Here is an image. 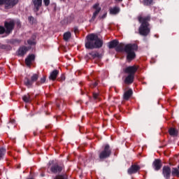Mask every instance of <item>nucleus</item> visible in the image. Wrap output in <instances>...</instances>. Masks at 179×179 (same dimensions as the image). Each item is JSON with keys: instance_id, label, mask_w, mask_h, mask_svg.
Listing matches in <instances>:
<instances>
[{"instance_id": "f257e3e1", "label": "nucleus", "mask_w": 179, "mask_h": 179, "mask_svg": "<svg viewBox=\"0 0 179 179\" xmlns=\"http://www.w3.org/2000/svg\"><path fill=\"white\" fill-rule=\"evenodd\" d=\"M138 50V45L136 44H127L124 43L118 44L116 47L117 51H124L127 54V58L128 61H132L136 57L135 52Z\"/></svg>"}, {"instance_id": "f03ea898", "label": "nucleus", "mask_w": 179, "mask_h": 179, "mask_svg": "<svg viewBox=\"0 0 179 179\" xmlns=\"http://www.w3.org/2000/svg\"><path fill=\"white\" fill-rule=\"evenodd\" d=\"M103 47V41L99 38L96 34H91L87 36V41H85V48L87 50H93L94 48H100Z\"/></svg>"}, {"instance_id": "7ed1b4c3", "label": "nucleus", "mask_w": 179, "mask_h": 179, "mask_svg": "<svg viewBox=\"0 0 179 179\" xmlns=\"http://www.w3.org/2000/svg\"><path fill=\"white\" fill-rule=\"evenodd\" d=\"M138 21L141 23L139 29L138 33L141 36H146L150 33V24H149V22H150V16H145L142 17L141 15L138 17Z\"/></svg>"}, {"instance_id": "20e7f679", "label": "nucleus", "mask_w": 179, "mask_h": 179, "mask_svg": "<svg viewBox=\"0 0 179 179\" xmlns=\"http://www.w3.org/2000/svg\"><path fill=\"white\" fill-rule=\"evenodd\" d=\"M3 27L0 26V34H3L5 32L6 34H10L12 33V30H13V28L15 27V21L11 20L10 22H6Z\"/></svg>"}, {"instance_id": "39448f33", "label": "nucleus", "mask_w": 179, "mask_h": 179, "mask_svg": "<svg viewBox=\"0 0 179 179\" xmlns=\"http://www.w3.org/2000/svg\"><path fill=\"white\" fill-rule=\"evenodd\" d=\"M18 2L19 0H0V5H4L6 9H10Z\"/></svg>"}, {"instance_id": "423d86ee", "label": "nucleus", "mask_w": 179, "mask_h": 179, "mask_svg": "<svg viewBox=\"0 0 179 179\" xmlns=\"http://www.w3.org/2000/svg\"><path fill=\"white\" fill-rule=\"evenodd\" d=\"M111 155V150L110 149V145H106L103 150H102L99 154V159L103 160L104 159H107V157H110Z\"/></svg>"}, {"instance_id": "0eeeda50", "label": "nucleus", "mask_w": 179, "mask_h": 179, "mask_svg": "<svg viewBox=\"0 0 179 179\" xmlns=\"http://www.w3.org/2000/svg\"><path fill=\"white\" fill-rule=\"evenodd\" d=\"M93 15L90 20V22H94L95 19L99 16V13H100V11L101 10V7H100L99 3H95L93 6Z\"/></svg>"}, {"instance_id": "6e6552de", "label": "nucleus", "mask_w": 179, "mask_h": 179, "mask_svg": "<svg viewBox=\"0 0 179 179\" xmlns=\"http://www.w3.org/2000/svg\"><path fill=\"white\" fill-rule=\"evenodd\" d=\"M38 79V75L37 74H34L31 77V80L29 78H26L24 80V85L27 86L28 87H30L34 83V82H37V80Z\"/></svg>"}, {"instance_id": "1a4fd4ad", "label": "nucleus", "mask_w": 179, "mask_h": 179, "mask_svg": "<svg viewBox=\"0 0 179 179\" xmlns=\"http://www.w3.org/2000/svg\"><path fill=\"white\" fill-rule=\"evenodd\" d=\"M138 71V67L136 66H128L124 69L125 73H129V75H133L135 76V73Z\"/></svg>"}, {"instance_id": "9d476101", "label": "nucleus", "mask_w": 179, "mask_h": 179, "mask_svg": "<svg viewBox=\"0 0 179 179\" xmlns=\"http://www.w3.org/2000/svg\"><path fill=\"white\" fill-rule=\"evenodd\" d=\"M34 59H36V56H34V55H28V57L25 59V64L27 66H30V65L34 62Z\"/></svg>"}, {"instance_id": "9b49d317", "label": "nucleus", "mask_w": 179, "mask_h": 179, "mask_svg": "<svg viewBox=\"0 0 179 179\" xmlns=\"http://www.w3.org/2000/svg\"><path fill=\"white\" fill-rule=\"evenodd\" d=\"M50 171L54 174H57V173H61L62 171V167L59 166L57 164H55L52 166L50 168Z\"/></svg>"}, {"instance_id": "f8f14e48", "label": "nucleus", "mask_w": 179, "mask_h": 179, "mask_svg": "<svg viewBox=\"0 0 179 179\" xmlns=\"http://www.w3.org/2000/svg\"><path fill=\"white\" fill-rule=\"evenodd\" d=\"M162 173L164 177H165L166 179H169L170 178V176L171 174V169L169 166H164Z\"/></svg>"}, {"instance_id": "ddd939ff", "label": "nucleus", "mask_w": 179, "mask_h": 179, "mask_svg": "<svg viewBox=\"0 0 179 179\" xmlns=\"http://www.w3.org/2000/svg\"><path fill=\"white\" fill-rule=\"evenodd\" d=\"M152 167L156 170V171L160 170V169H162V161H160V159H155L153 162Z\"/></svg>"}, {"instance_id": "4468645a", "label": "nucleus", "mask_w": 179, "mask_h": 179, "mask_svg": "<svg viewBox=\"0 0 179 179\" xmlns=\"http://www.w3.org/2000/svg\"><path fill=\"white\" fill-rule=\"evenodd\" d=\"M141 169V167L138 165H133L128 170L129 174H135V173H138V170Z\"/></svg>"}, {"instance_id": "2eb2a0df", "label": "nucleus", "mask_w": 179, "mask_h": 179, "mask_svg": "<svg viewBox=\"0 0 179 179\" xmlns=\"http://www.w3.org/2000/svg\"><path fill=\"white\" fill-rule=\"evenodd\" d=\"M134 77L135 76L129 74V76L125 78L124 83H127V85H131V83H134Z\"/></svg>"}, {"instance_id": "dca6fc26", "label": "nucleus", "mask_w": 179, "mask_h": 179, "mask_svg": "<svg viewBox=\"0 0 179 179\" xmlns=\"http://www.w3.org/2000/svg\"><path fill=\"white\" fill-rule=\"evenodd\" d=\"M27 51H29V48L27 47H26V46L21 47L18 50V55H24V54H26V52H27Z\"/></svg>"}, {"instance_id": "f3484780", "label": "nucleus", "mask_w": 179, "mask_h": 179, "mask_svg": "<svg viewBox=\"0 0 179 179\" xmlns=\"http://www.w3.org/2000/svg\"><path fill=\"white\" fill-rule=\"evenodd\" d=\"M33 3L36 10H38V9L40 8V6H41L43 3V0H33Z\"/></svg>"}, {"instance_id": "a211bd4d", "label": "nucleus", "mask_w": 179, "mask_h": 179, "mask_svg": "<svg viewBox=\"0 0 179 179\" xmlns=\"http://www.w3.org/2000/svg\"><path fill=\"white\" fill-rule=\"evenodd\" d=\"M131 96H132V90L130 89L124 92L123 99L124 100H129V97H131Z\"/></svg>"}, {"instance_id": "6ab92c4d", "label": "nucleus", "mask_w": 179, "mask_h": 179, "mask_svg": "<svg viewBox=\"0 0 179 179\" xmlns=\"http://www.w3.org/2000/svg\"><path fill=\"white\" fill-rule=\"evenodd\" d=\"M57 76H58V71L55 70L52 73H50L49 78L50 79V80H55V79H57Z\"/></svg>"}, {"instance_id": "aec40b11", "label": "nucleus", "mask_w": 179, "mask_h": 179, "mask_svg": "<svg viewBox=\"0 0 179 179\" xmlns=\"http://www.w3.org/2000/svg\"><path fill=\"white\" fill-rule=\"evenodd\" d=\"M118 45V41H113L109 43L108 47L109 48H115Z\"/></svg>"}, {"instance_id": "412c9836", "label": "nucleus", "mask_w": 179, "mask_h": 179, "mask_svg": "<svg viewBox=\"0 0 179 179\" xmlns=\"http://www.w3.org/2000/svg\"><path fill=\"white\" fill-rule=\"evenodd\" d=\"M110 13H111V15H117V13H120V8L118 7L112 8L110 10Z\"/></svg>"}, {"instance_id": "4be33fe9", "label": "nucleus", "mask_w": 179, "mask_h": 179, "mask_svg": "<svg viewBox=\"0 0 179 179\" xmlns=\"http://www.w3.org/2000/svg\"><path fill=\"white\" fill-rule=\"evenodd\" d=\"M169 134L171 136H177L178 131L174 128H171L169 129Z\"/></svg>"}, {"instance_id": "5701e85b", "label": "nucleus", "mask_w": 179, "mask_h": 179, "mask_svg": "<svg viewBox=\"0 0 179 179\" xmlns=\"http://www.w3.org/2000/svg\"><path fill=\"white\" fill-rule=\"evenodd\" d=\"M69 38H71V32L68 31V32L64 33V40H65V41H68V40H69Z\"/></svg>"}, {"instance_id": "b1692460", "label": "nucleus", "mask_w": 179, "mask_h": 179, "mask_svg": "<svg viewBox=\"0 0 179 179\" xmlns=\"http://www.w3.org/2000/svg\"><path fill=\"white\" fill-rule=\"evenodd\" d=\"M22 99L25 103H29L31 100L29 94L24 95Z\"/></svg>"}, {"instance_id": "393cba45", "label": "nucleus", "mask_w": 179, "mask_h": 179, "mask_svg": "<svg viewBox=\"0 0 179 179\" xmlns=\"http://www.w3.org/2000/svg\"><path fill=\"white\" fill-rule=\"evenodd\" d=\"M172 176H177V177H179V170L176 168H173L172 171Z\"/></svg>"}, {"instance_id": "a878e982", "label": "nucleus", "mask_w": 179, "mask_h": 179, "mask_svg": "<svg viewBox=\"0 0 179 179\" xmlns=\"http://www.w3.org/2000/svg\"><path fill=\"white\" fill-rule=\"evenodd\" d=\"M153 2V0H144L143 1V5L145 6H148V5H150Z\"/></svg>"}, {"instance_id": "bb28decb", "label": "nucleus", "mask_w": 179, "mask_h": 179, "mask_svg": "<svg viewBox=\"0 0 179 179\" xmlns=\"http://www.w3.org/2000/svg\"><path fill=\"white\" fill-rule=\"evenodd\" d=\"M6 153V150L4 148H0V160L2 159V156Z\"/></svg>"}, {"instance_id": "cd10ccee", "label": "nucleus", "mask_w": 179, "mask_h": 179, "mask_svg": "<svg viewBox=\"0 0 179 179\" xmlns=\"http://www.w3.org/2000/svg\"><path fill=\"white\" fill-rule=\"evenodd\" d=\"M55 179H68V176L66 175L58 176Z\"/></svg>"}, {"instance_id": "c85d7f7f", "label": "nucleus", "mask_w": 179, "mask_h": 179, "mask_svg": "<svg viewBox=\"0 0 179 179\" xmlns=\"http://www.w3.org/2000/svg\"><path fill=\"white\" fill-rule=\"evenodd\" d=\"M27 43L29 45H34L36 44V40L34 39L28 40Z\"/></svg>"}, {"instance_id": "c756f323", "label": "nucleus", "mask_w": 179, "mask_h": 179, "mask_svg": "<svg viewBox=\"0 0 179 179\" xmlns=\"http://www.w3.org/2000/svg\"><path fill=\"white\" fill-rule=\"evenodd\" d=\"M99 93H94L93 94V97L94 99L96 100L97 99H99Z\"/></svg>"}, {"instance_id": "7c9ffc66", "label": "nucleus", "mask_w": 179, "mask_h": 179, "mask_svg": "<svg viewBox=\"0 0 179 179\" xmlns=\"http://www.w3.org/2000/svg\"><path fill=\"white\" fill-rule=\"evenodd\" d=\"M43 2L46 6L50 5V0H43Z\"/></svg>"}, {"instance_id": "2f4dec72", "label": "nucleus", "mask_w": 179, "mask_h": 179, "mask_svg": "<svg viewBox=\"0 0 179 179\" xmlns=\"http://www.w3.org/2000/svg\"><path fill=\"white\" fill-rule=\"evenodd\" d=\"M45 82V77H43L41 79V83H44Z\"/></svg>"}, {"instance_id": "473e14b6", "label": "nucleus", "mask_w": 179, "mask_h": 179, "mask_svg": "<svg viewBox=\"0 0 179 179\" xmlns=\"http://www.w3.org/2000/svg\"><path fill=\"white\" fill-rule=\"evenodd\" d=\"M29 22H33V20H34V17H29Z\"/></svg>"}, {"instance_id": "72a5a7b5", "label": "nucleus", "mask_w": 179, "mask_h": 179, "mask_svg": "<svg viewBox=\"0 0 179 179\" xmlns=\"http://www.w3.org/2000/svg\"><path fill=\"white\" fill-rule=\"evenodd\" d=\"M16 24L18 27H20V21H17Z\"/></svg>"}, {"instance_id": "f704fd0d", "label": "nucleus", "mask_w": 179, "mask_h": 179, "mask_svg": "<svg viewBox=\"0 0 179 179\" xmlns=\"http://www.w3.org/2000/svg\"><path fill=\"white\" fill-rule=\"evenodd\" d=\"M65 80V76H61V80Z\"/></svg>"}, {"instance_id": "c9c22d12", "label": "nucleus", "mask_w": 179, "mask_h": 179, "mask_svg": "<svg viewBox=\"0 0 179 179\" xmlns=\"http://www.w3.org/2000/svg\"><path fill=\"white\" fill-rule=\"evenodd\" d=\"M51 164H54V161L49 162V166H51Z\"/></svg>"}, {"instance_id": "e433bc0d", "label": "nucleus", "mask_w": 179, "mask_h": 179, "mask_svg": "<svg viewBox=\"0 0 179 179\" xmlns=\"http://www.w3.org/2000/svg\"><path fill=\"white\" fill-rule=\"evenodd\" d=\"M96 86H97V83H94L93 84V87H96Z\"/></svg>"}, {"instance_id": "4c0bfd02", "label": "nucleus", "mask_w": 179, "mask_h": 179, "mask_svg": "<svg viewBox=\"0 0 179 179\" xmlns=\"http://www.w3.org/2000/svg\"><path fill=\"white\" fill-rule=\"evenodd\" d=\"M1 48H5V45H2L1 46H0Z\"/></svg>"}, {"instance_id": "58836bf2", "label": "nucleus", "mask_w": 179, "mask_h": 179, "mask_svg": "<svg viewBox=\"0 0 179 179\" xmlns=\"http://www.w3.org/2000/svg\"><path fill=\"white\" fill-rule=\"evenodd\" d=\"M116 1H122V0H116Z\"/></svg>"}, {"instance_id": "ea45409f", "label": "nucleus", "mask_w": 179, "mask_h": 179, "mask_svg": "<svg viewBox=\"0 0 179 179\" xmlns=\"http://www.w3.org/2000/svg\"><path fill=\"white\" fill-rule=\"evenodd\" d=\"M178 169H179V165H178Z\"/></svg>"}]
</instances>
